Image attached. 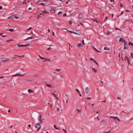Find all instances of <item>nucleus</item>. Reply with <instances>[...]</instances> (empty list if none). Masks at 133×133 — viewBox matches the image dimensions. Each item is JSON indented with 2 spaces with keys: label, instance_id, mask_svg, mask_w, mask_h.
I'll list each match as a JSON object with an SVG mask.
<instances>
[{
  "label": "nucleus",
  "instance_id": "29",
  "mask_svg": "<svg viewBox=\"0 0 133 133\" xmlns=\"http://www.w3.org/2000/svg\"><path fill=\"white\" fill-rule=\"evenodd\" d=\"M50 1V0H43V1L44 2H49Z\"/></svg>",
  "mask_w": 133,
  "mask_h": 133
},
{
  "label": "nucleus",
  "instance_id": "45",
  "mask_svg": "<svg viewBox=\"0 0 133 133\" xmlns=\"http://www.w3.org/2000/svg\"><path fill=\"white\" fill-rule=\"evenodd\" d=\"M106 34L107 35H109V34H110V33L109 32H106Z\"/></svg>",
  "mask_w": 133,
  "mask_h": 133
},
{
  "label": "nucleus",
  "instance_id": "59",
  "mask_svg": "<svg viewBox=\"0 0 133 133\" xmlns=\"http://www.w3.org/2000/svg\"><path fill=\"white\" fill-rule=\"evenodd\" d=\"M53 72L55 74H57V72Z\"/></svg>",
  "mask_w": 133,
  "mask_h": 133
},
{
  "label": "nucleus",
  "instance_id": "55",
  "mask_svg": "<svg viewBox=\"0 0 133 133\" xmlns=\"http://www.w3.org/2000/svg\"><path fill=\"white\" fill-rule=\"evenodd\" d=\"M16 57L15 56H14V57H11V58H14V59H15V58Z\"/></svg>",
  "mask_w": 133,
  "mask_h": 133
},
{
  "label": "nucleus",
  "instance_id": "14",
  "mask_svg": "<svg viewBox=\"0 0 133 133\" xmlns=\"http://www.w3.org/2000/svg\"><path fill=\"white\" fill-rule=\"evenodd\" d=\"M110 50V49L108 48H107L106 47H105L104 48V50Z\"/></svg>",
  "mask_w": 133,
  "mask_h": 133
},
{
  "label": "nucleus",
  "instance_id": "5",
  "mask_svg": "<svg viewBox=\"0 0 133 133\" xmlns=\"http://www.w3.org/2000/svg\"><path fill=\"white\" fill-rule=\"evenodd\" d=\"M25 74H24L23 75H21V74H16L15 75H13V76H23L25 75Z\"/></svg>",
  "mask_w": 133,
  "mask_h": 133
},
{
  "label": "nucleus",
  "instance_id": "40",
  "mask_svg": "<svg viewBox=\"0 0 133 133\" xmlns=\"http://www.w3.org/2000/svg\"><path fill=\"white\" fill-rule=\"evenodd\" d=\"M115 29H116V30H120V31H122V30L121 29H119L116 28H115Z\"/></svg>",
  "mask_w": 133,
  "mask_h": 133
},
{
  "label": "nucleus",
  "instance_id": "57",
  "mask_svg": "<svg viewBox=\"0 0 133 133\" xmlns=\"http://www.w3.org/2000/svg\"><path fill=\"white\" fill-rule=\"evenodd\" d=\"M66 16V14H64L63 15V17H65Z\"/></svg>",
  "mask_w": 133,
  "mask_h": 133
},
{
  "label": "nucleus",
  "instance_id": "30",
  "mask_svg": "<svg viewBox=\"0 0 133 133\" xmlns=\"http://www.w3.org/2000/svg\"><path fill=\"white\" fill-rule=\"evenodd\" d=\"M94 62L97 65H98V63L97 62H96L95 60H94Z\"/></svg>",
  "mask_w": 133,
  "mask_h": 133
},
{
  "label": "nucleus",
  "instance_id": "16",
  "mask_svg": "<svg viewBox=\"0 0 133 133\" xmlns=\"http://www.w3.org/2000/svg\"><path fill=\"white\" fill-rule=\"evenodd\" d=\"M28 91L29 93H31V92H34L33 91H32V90H31L30 89H29L28 90Z\"/></svg>",
  "mask_w": 133,
  "mask_h": 133
},
{
  "label": "nucleus",
  "instance_id": "13",
  "mask_svg": "<svg viewBox=\"0 0 133 133\" xmlns=\"http://www.w3.org/2000/svg\"><path fill=\"white\" fill-rule=\"evenodd\" d=\"M114 119H115L117 120L118 121H120L119 119L116 117H114Z\"/></svg>",
  "mask_w": 133,
  "mask_h": 133
},
{
  "label": "nucleus",
  "instance_id": "3",
  "mask_svg": "<svg viewBox=\"0 0 133 133\" xmlns=\"http://www.w3.org/2000/svg\"><path fill=\"white\" fill-rule=\"evenodd\" d=\"M35 38V37L34 36H32L31 37H28L26 39H24V41H25L27 40H28L30 39H34Z\"/></svg>",
  "mask_w": 133,
  "mask_h": 133
},
{
  "label": "nucleus",
  "instance_id": "21",
  "mask_svg": "<svg viewBox=\"0 0 133 133\" xmlns=\"http://www.w3.org/2000/svg\"><path fill=\"white\" fill-rule=\"evenodd\" d=\"M128 49V46H124L123 48V49L124 50L127 49Z\"/></svg>",
  "mask_w": 133,
  "mask_h": 133
},
{
  "label": "nucleus",
  "instance_id": "15",
  "mask_svg": "<svg viewBox=\"0 0 133 133\" xmlns=\"http://www.w3.org/2000/svg\"><path fill=\"white\" fill-rule=\"evenodd\" d=\"M77 46L78 47H81L82 46V45L81 44L79 43L78 44Z\"/></svg>",
  "mask_w": 133,
  "mask_h": 133
},
{
  "label": "nucleus",
  "instance_id": "23",
  "mask_svg": "<svg viewBox=\"0 0 133 133\" xmlns=\"http://www.w3.org/2000/svg\"><path fill=\"white\" fill-rule=\"evenodd\" d=\"M92 19L94 21H95L96 22H97L98 23V21L97 20H96V19Z\"/></svg>",
  "mask_w": 133,
  "mask_h": 133
},
{
  "label": "nucleus",
  "instance_id": "62",
  "mask_svg": "<svg viewBox=\"0 0 133 133\" xmlns=\"http://www.w3.org/2000/svg\"><path fill=\"white\" fill-rule=\"evenodd\" d=\"M117 99H121V98H120L119 97H118L117 98Z\"/></svg>",
  "mask_w": 133,
  "mask_h": 133
},
{
  "label": "nucleus",
  "instance_id": "58",
  "mask_svg": "<svg viewBox=\"0 0 133 133\" xmlns=\"http://www.w3.org/2000/svg\"><path fill=\"white\" fill-rule=\"evenodd\" d=\"M70 2V1H67L66 2H65V3H66V4H67L68 3V2Z\"/></svg>",
  "mask_w": 133,
  "mask_h": 133
},
{
  "label": "nucleus",
  "instance_id": "48",
  "mask_svg": "<svg viewBox=\"0 0 133 133\" xmlns=\"http://www.w3.org/2000/svg\"><path fill=\"white\" fill-rule=\"evenodd\" d=\"M40 58H41V59H46V58H43V57H40Z\"/></svg>",
  "mask_w": 133,
  "mask_h": 133
},
{
  "label": "nucleus",
  "instance_id": "4",
  "mask_svg": "<svg viewBox=\"0 0 133 133\" xmlns=\"http://www.w3.org/2000/svg\"><path fill=\"white\" fill-rule=\"evenodd\" d=\"M83 17L82 15L81 14H80L78 15V18L79 19H82L83 18Z\"/></svg>",
  "mask_w": 133,
  "mask_h": 133
},
{
  "label": "nucleus",
  "instance_id": "28",
  "mask_svg": "<svg viewBox=\"0 0 133 133\" xmlns=\"http://www.w3.org/2000/svg\"><path fill=\"white\" fill-rule=\"evenodd\" d=\"M54 127H55V128L56 129H57V130H59V129H58V128H57L56 127V125H54Z\"/></svg>",
  "mask_w": 133,
  "mask_h": 133
},
{
  "label": "nucleus",
  "instance_id": "24",
  "mask_svg": "<svg viewBox=\"0 0 133 133\" xmlns=\"http://www.w3.org/2000/svg\"><path fill=\"white\" fill-rule=\"evenodd\" d=\"M50 93L53 95L57 99H58V98L56 97V96L55 94L52 92H51Z\"/></svg>",
  "mask_w": 133,
  "mask_h": 133
},
{
  "label": "nucleus",
  "instance_id": "32",
  "mask_svg": "<svg viewBox=\"0 0 133 133\" xmlns=\"http://www.w3.org/2000/svg\"><path fill=\"white\" fill-rule=\"evenodd\" d=\"M130 55L131 58L133 59V54L132 53H131Z\"/></svg>",
  "mask_w": 133,
  "mask_h": 133
},
{
  "label": "nucleus",
  "instance_id": "31",
  "mask_svg": "<svg viewBox=\"0 0 133 133\" xmlns=\"http://www.w3.org/2000/svg\"><path fill=\"white\" fill-rule=\"evenodd\" d=\"M41 115H40L39 116V117H38V120H41Z\"/></svg>",
  "mask_w": 133,
  "mask_h": 133
},
{
  "label": "nucleus",
  "instance_id": "1",
  "mask_svg": "<svg viewBox=\"0 0 133 133\" xmlns=\"http://www.w3.org/2000/svg\"><path fill=\"white\" fill-rule=\"evenodd\" d=\"M9 59L8 58H1V62H4L6 61H9Z\"/></svg>",
  "mask_w": 133,
  "mask_h": 133
},
{
  "label": "nucleus",
  "instance_id": "44",
  "mask_svg": "<svg viewBox=\"0 0 133 133\" xmlns=\"http://www.w3.org/2000/svg\"><path fill=\"white\" fill-rule=\"evenodd\" d=\"M121 59H122L123 61H124V60H126V59L125 58H124L123 59V58L122 57V56L121 57Z\"/></svg>",
  "mask_w": 133,
  "mask_h": 133
},
{
  "label": "nucleus",
  "instance_id": "36",
  "mask_svg": "<svg viewBox=\"0 0 133 133\" xmlns=\"http://www.w3.org/2000/svg\"><path fill=\"white\" fill-rule=\"evenodd\" d=\"M69 22L70 24H72V21H69Z\"/></svg>",
  "mask_w": 133,
  "mask_h": 133
},
{
  "label": "nucleus",
  "instance_id": "52",
  "mask_svg": "<svg viewBox=\"0 0 133 133\" xmlns=\"http://www.w3.org/2000/svg\"><path fill=\"white\" fill-rule=\"evenodd\" d=\"M16 56L19 57H22V56H18V55H16Z\"/></svg>",
  "mask_w": 133,
  "mask_h": 133
},
{
  "label": "nucleus",
  "instance_id": "26",
  "mask_svg": "<svg viewBox=\"0 0 133 133\" xmlns=\"http://www.w3.org/2000/svg\"><path fill=\"white\" fill-rule=\"evenodd\" d=\"M18 47H23V45H20L18 44Z\"/></svg>",
  "mask_w": 133,
  "mask_h": 133
},
{
  "label": "nucleus",
  "instance_id": "12",
  "mask_svg": "<svg viewBox=\"0 0 133 133\" xmlns=\"http://www.w3.org/2000/svg\"><path fill=\"white\" fill-rule=\"evenodd\" d=\"M40 126H40L39 123H38L36 125V128H39V127H40Z\"/></svg>",
  "mask_w": 133,
  "mask_h": 133
},
{
  "label": "nucleus",
  "instance_id": "56",
  "mask_svg": "<svg viewBox=\"0 0 133 133\" xmlns=\"http://www.w3.org/2000/svg\"><path fill=\"white\" fill-rule=\"evenodd\" d=\"M87 99H90H90H91V98H90V97H88V98H87Z\"/></svg>",
  "mask_w": 133,
  "mask_h": 133
},
{
  "label": "nucleus",
  "instance_id": "11",
  "mask_svg": "<svg viewBox=\"0 0 133 133\" xmlns=\"http://www.w3.org/2000/svg\"><path fill=\"white\" fill-rule=\"evenodd\" d=\"M125 58L126 59L127 61H128L129 64L130 63L129 57L127 56H125Z\"/></svg>",
  "mask_w": 133,
  "mask_h": 133
},
{
  "label": "nucleus",
  "instance_id": "46",
  "mask_svg": "<svg viewBox=\"0 0 133 133\" xmlns=\"http://www.w3.org/2000/svg\"><path fill=\"white\" fill-rule=\"evenodd\" d=\"M92 47L94 49V50H96V49L94 47V46H92Z\"/></svg>",
  "mask_w": 133,
  "mask_h": 133
},
{
  "label": "nucleus",
  "instance_id": "38",
  "mask_svg": "<svg viewBox=\"0 0 133 133\" xmlns=\"http://www.w3.org/2000/svg\"><path fill=\"white\" fill-rule=\"evenodd\" d=\"M89 60L90 61H91V60H92L93 61H94V59H93L92 58H90V59H89Z\"/></svg>",
  "mask_w": 133,
  "mask_h": 133
},
{
  "label": "nucleus",
  "instance_id": "35",
  "mask_svg": "<svg viewBox=\"0 0 133 133\" xmlns=\"http://www.w3.org/2000/svg\"><path fill=\"white\" fill-rule=\"evenodd\" d=\"M63 130L64 132L65 133H67L66 130H65L64 129H63Z\"/></svg>",
  "mask_w": 133,
  "mask_h": 133
},
{
  "label": "nucleus",
  "instance_id": "8",
  "mask_svg": "<svg viewBox=\"0 0 133 133\" xmlns=\"http://www.w3.org/2000/svg\"><path fill=\"white\" fill-rule=\"evenodd\" d=\"M124 41H125L124 39H123L122 38H121L119 40V41L120 42H124Z\"/></svg>",
  "mask_w": 133,
  "mask_h": 133
},
{
  "label": "nucleus",
  "instance_id": "18",
  "mask_svg": "<svg viewBox=\"0 0 133 133\" xmlns=\"http://www.w3.org/2000/svg\"><path fill=\"white\" fill-rule=\"evenodd\" d=\"M39 122L38 123H39V124H42L43 122V121L41 120H39Z\"/></svg>",
  "mask_w": 133,
  "mask_h": 133
},
{
  "label": "nucleus",
  "instance_id": "39",
  "mask_svg": "<svg viewBox=\"0 0 133 133\" xmlns=\"http://www.w3.org/2000/svg\"><path fill=\"white\" fill-rule=\"evenodd\" d=\"M55 70L56 71H57L58 72H59L60 70V69H56Z\"/></svg>",
  "mask_w": 133,
  "mask_h": 133
},
{
  "label": "nucleus",
  "instance_id": "6",
  "mask_svg": "<svg viewBox=\"0 0 133 133\" xmlns=\"http://www.w3.org/2000/svg\"><path fill=\"white\" fill-rule=\"evenodd\" d=\"M89 90V89L87 87L85 88V93L86 94H88V93Z\"/></svg>",
  "mask_w": 133,
  "mask_h": 133
},
{
  "label": "nucleus",
  "instance_id": "22",
  "mask_svg": "<svg viewBox=\"0 0 133 133\" xmlns=\"http://www.w3.org/2000/svg\"><path fill=\"white\" fill-rule=\"evenodd\" d=\"M124 46H127V42H126V41H124Z\"/></svg>",
  "mask_w": 133,
  "mask_h": 133
},
{
  "label": "nucleus",
  "instance_id": "17",
  "mask_svg": "<svg viewBox=\"0 0 133 133\" xmlns=\"http://www.w3.org/2000/svg\"><path fill=\"white\" fill-rule=\"evenodd\" d=\"M92 70H93L94 72L96 73L97 72V70L96 69H95L94 68H92Z\"/></svg>",
  "mask_w": 133,
  "mask_h": 133
},
{
  "label": "nucleus",
  "instance_id": "61",
  "mask_svg": "<svg viewBox=\"0 0 133 133\" xmlns=\"http://www.w3.org/2000/svg\"><path fill=\"white\" fill-rule=\"evenodd\" d=\"M4 78V76H1L0 77V79L2 78Z\"/></svg>",
  "mask_w": 133,
  "mask_h": 133
},
{
  "label": "nucleus",
  "instance_id": "33",
  "mask_svg": "<svg viewBox=\"0 0 133 133\" xmlns=\"http://www.w3.org/2000/svg\"><path fill=\"white\" fill-rule=\"evenodd\" d=\"M82 43L83 45H84L85 44V43H84V40L83 39L82 41Z\"/></svg>",
  "mask_w": 133,
  "mask_h": 133
},
{
  "label": "nucleus",
  "instance_id": "7",
  "mask_svg": "<svg viewBox=\"0 0 133 133\" xmlns=\"http://www.w3.org/2000/svg\"><path fill=\"white\" fill-rule=\"evenodd\" d=\"M52 13H54L55 12V10L52 9H51L49 10Z\"/></svg>",
  "mask_w": 133,
  "mask_h": 133
},
{
  "label": "nucleus",
  "instance_id": "37",
  "mask_svg": "<svg viewBox=\"0 0 133 133\" xmlns=\"http://www.w3.org/2000/svg\"><path fill=\"white\" fill-rule=\"evenodd\" d=\"M14 16L15 18L16 19L19 18L18 17H17L15 15H14Z\"/></svg>",
  "mask_w": 133,
  "mask_h": 133
},
{
  "label": "nucleus",
  "instance_id": "42",
  "mask_svg": "<svg viewBox=\"0 0 133 133\" xmlns=\"http://www.w3.org/2000/svg\"><path fill=\"white\" fill-rule=\"evenodd\" d=\"M31 29V27L30 28H29L28 29H26V30H29L30 29Z\"/></svg>",
  "mask_w": 133,
  "mask_h": 133
},
{
  "label": "nucleus",
  "instance_id": "64",
  "mask_svg": "<svg viewBox=\"0 0 133 133\" xmlns=\"http://www.w3.org/2000/svg\"><path fill=\"white\" fill-rule=\"evenodd\" d=\"M28 127L29 128H30L31 127V125L30 124H29L28 125Z\"/></svg>",
  "mask_w": 133,
  "mask_h": 133
},
{
  "label": "nucleus",
  "instance_id": "49",
  "mask_svg": "<svg viewBox=\"0 0 133 133\" xmlns=\"http://www.w3.org/2000/svg\"><path fill=\"white\" fill-rule=\"evenodd\" d=\"M131 43H131V42H129L128 43V44L130 46V45H131Z\"/></svg>",
  "mask_w": 133,
  "mask_h": 133
},
{
  "label": "nucleus",
  "instance_id": "34",
  "mask_svg": "<svg viewBox=\"0 0 133 133\" xmlns=\"http://www.w3.org/2000/svg\"><path fill=\"white\" fill-rule=\"evenodd\" d=\"M111 130H109L107 132H103V133H109V132H110Z\"/></svg>",
  "mask_w": 133,
  "mask_h": 133
},
{
  "label": "nucleus",
  "instance_id": "50",
  "mask_svg": "<svg viewBox=\"0 0 133 133\" xmlns=\"http://www.w3.org/2000/svg\"><path fill=\"white\" fill-rule=\"evenodd\" d=\"M46 60H48V61H49V62H51V60L50 59H46Z\"/></svg>",
  "mask_w": 133,
  "mask_h": 133
},
{
  "label": "nucleus",
  "instance_id": "54",
  "mask_svg": "<svg viewBox=\"0 0 133 133\" xmlns=\"http://www.w3.org/2000/svg\"><path fill=\"white\" fill-rule=\"evenodd\" d=\"M51 49V48L50 47H49V48H47V50H50V49Z\"/></svg>",
  "mask_w": 133,
  "mask_h": 133
},
{
  "label": "nucleus",
  "instance_id": "19",
  "mask_svg": "<svg viewBox=\"0 0 133 133\" xmlns=\"http://www.w3.org/2000/svg\"><path fill=\"white\" fill-rule=\"evenodd\" d=\"M38 5H41L42 6H44V4L43 3H41L38 4Z\"/></svg>",
  "mask_w": 133,
  "mask_h": 133
},
{
  "label": "nucleus",
  "instance_id": "43",
  "mask_svg": "<svg viewBox=\"0 0 133 133\" xmlns=\"http://www.w3.org/2000/svg\"><path fill=\"white\" fill-rule=\"evenodd\" d=\"M62 13V12L61 11H59L58 13V14L59 15Z\"/></svg>",
  "mask_w": 133,
  "mask_h": 133
},
{
  "label": "nucleus",
  "instance_id": "51",
  "mask_svg": "<svg viewBox=\"0 0 133 133\" xmlns=\"http://www.w3.org/2000/svg\"><path fill=\"white\" fill-rule=\"evenodd\" d=\"M76 110L77 111H78L79 112H80L81 111L80 110H79L78 109H77Z\"/></svg>",
  "mask_w": 133,
  "mask_h": 133
},
{
  "label": "nucleus",
  "instance_id": "63",
  "mask_svg": "<svg viewBox=\"0 0 133 133\" xmlns=\"http://www.w3.org/2000/svg\"><path fill=\"white\" fill-rule=\"evenodd\" d=\"M110 1L111 2H114V0H110Z\"/></svg>",
  "mask_w": 133,
  "mask_h": 133
},
{
  "label": "nucleus",
  "instance_id": "25",
  "mask_svg": "<svg viewBox=\"0 0 133 133\" xmlns=\"http://www.w3.org/2000/svg\"><path fill=\"white\" fill-rule=\"evenodd\" d=\"M9 30L10 32H13L14 31V30L12 29H9Z\"/></svg>",
  "mask_w": 133,
  "mask_h": 133
},
{
  "label": "nucleus",
  "instance_id": "60",
  "mask_svg": "<svg viewBox=\"0 0 133 133\" xmlns=\"http://www.w3.org/2000/svg\"><path fill=\"white\" fill-rule=\"evenodd\" d=\"M52 35L54 36H55V35H54V32H52Z\"/></svg>",
  "mask_w": 133,
  "mask_h": 133
},
{
  "label": "nucleus",
  "instance_id": "10",
  "mask_svg": "<svg viewBox=\"0 0 133 133\" xmlns=\"http://www.w3.org/2000/svg\"><path fill=\"white\" fill-rule=\"evenodd\" d=\"M42 12L44 14H48L49 12L48 11H46V10H44L42 11Z\"/></svg>",
  "mask_w": 133,
  "mask_h": 133
},
{
  "label": "nucleus",
  "instance_id": "2",
  "mask_svg": "<svg viewBox=\"0 0 133 133\" xmlns=\"http://www.w3.org/2000/svg\"><path fill=\"white\" fill-rule=\"evenodd\" d=\"M68 31L71 33H73V34H78V35H80V34H81V31L80 30H79L77 31H78L79 32V34H78V33H76L75 32H74L72 31Z\"/></svg>",
  "mask_w": 133,
  "mask_h": 133
},
{
  "label": "nucleus",
  "instance_id": "53",
  "mask_svg": "<svg viewBox=\"0 0 133 133\" xmlns=\"http://www.w3.org/2000/svg\"><path fill=\"white\" fill-rule=\"evenodd\" d=\"M12 127H13V125H10V126L9 127V128H11Z\"/></svg>",
  "mask_w": 133,
  "mask_h": 133
},
{
  "label": "nucleus",
  "instance_id": "20",
  "mask_svg": "<svg viewBox=\"0 0 133 133\" xmlns=\"http://www.w3.org/2000/svg\"><path fill=\"white\" fill-rule=\"evenodd\" d=\"M23 46H27L30 45V44H26L25 45H23Z\"/></svg>",
  "mask_w": 133,
  "mask_h": 133
},
{
  "label": "nucleus",
  "instance_id": "41",
  "mask_svg": "<svg viewBox=\"0 0 133 133\" xmlns=\"http://www.w3.org/2000/svg\"><path fill=\"white\" fill-rule=\"evenodd\" d=\"M76 90L77 91V92H78V93L79 94V93H80V92H79V90H78L77 89H76Z\"/></svg>",
  "mask_w": 133,
  "mask_h": 133
},
{
  "label": "nucleus",
  "instance_id": "9",
  "mask_svg": "<svg viewBox=\"0 0 133 133\" xmlns=\"http://www.w3.org/2000/svg\"><path fill=\"white\" fill-rule=\"evenodd\" d=\"M46 85L47 86V87H48L52 88V85H50V84H46Z\"/></svg>",
  "mask_w": 133,
  "mask_h": 133
},
{
  "label": "nucleus",
  "instance_id": "47",
  "mask_svg": "<svg viewBox=\"0 0 133 133\" xmlns=\"http://www.w3.org/2000/svg\"><path fill=\"white\" fill-rule=\"evenodd\" d=\"M48 104L50 105L51 107L52 106V105L51 104V103H48Z\"/></svg>",
  "mask_w": 133,
  "mask_h": 133
},
{
  "label": "nucleus",
  "instance_id": "27",
  "mask_svg": "<svg viewBox=\"0 0 133 133\" xmlns=\"http://www.w3.org/2000/svg\"><path fill=\"white\" fill-rule=\"evenodd\" d=\"M41 125L40 127H39L37 129V131H38L41 128Z\"/></svg>",
  "mask_w": 133,
  "mask_h": 133
}]
</instances>
